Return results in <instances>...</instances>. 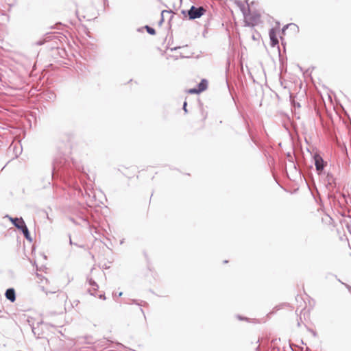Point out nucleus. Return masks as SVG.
<instances>
[{"mask_svg": "<svg viewBox=\"0 0 351 351\" xmlns=\"http://www.w3.org/2000/svg\"><path fill=\"white\" fill-rule=\"evenodd\" d=\"M81 167L69 156L58 153L53 158L51 169V178L58 177L63 180H71L75 170L80 171Z\"/></svg>", "mask_w": 351, "mask_h": 351, "instance_id": "1", "label": "nucleus"}, {"mask_svg": "<svg viewBox=\"0 0 351 351\" xmlns=\"http://www.w3.org/2000/svg\"><path fill=\"white\" fill-rule=\"evenodd\" d=\"M313 159L317 175L323 176V175L326 173L325 168L327 167V162L323 159L318 152L313 154Z\"/></svg>", "mask_w": 351, "mask_h": 351, "instance_id": "2", "label": "nucleus"}, {"mask_svg": "<svg viewBox=\"0 0 351 351\" xmlns=\"http://www.w3.org/2000/svg\"><path fill=\"white\" fill-rule=\"evenodd\" d=\"M65 38V36L62 34L58 32H47L45 34V38L43 39H40L36 42V45H42L49 40H54L55 43H57V40L61 42V39Z\"/></svg>", "mask_w": 351, "mask_h": 351, "instance_id": "3", "label": "nucleus"}, {"mask_svg": "<svg viewBox=\"0 0 351 351\" xmlns=\"http://www.w3.org/2000/svg\"><path fill=\"white\" fill-rule=\"evenodd\" d=\"M206 10L203 6L196 7L191 5L189 10H187V14L189 20H195L202 16Z\"/></svg>", "mask_w": 351, "mask_h": 351, "instance_id": "4", "label": "nucleus"}, {"mask_svg": "<svg viewBox=\"0 0 351 351\" xmlns=\"http://www.w3.org/2000/svg\"><path fill=\"white\" fill-rule=\"evenodd\" d=\"M269 39H270L271 47H278V55H279V61H280V64H282L283 59L282 58V55L280 53V47H279V40L277 38L276 31L274 27H272L269 29Z\"/></svg>", "mask_w": 351, "mask_h": 351, "instance_id": "5", "label": "nucleus"}, {"mask_svg": "<svg viewBox=\"0 0 351 351\" xmlns=\"http://www.w3.org/2000/svg\"><path fill=\"white\" fill-rule=\"evenodd\" d=\"M323 176H325V179H324L325 184L328 189H334L337 188V179L335 177V176L332 174V172H330L329 171H326V173L324 174Z\"/></svg>", "mask_w": 351, "mask_h": 351, "instance_id": "6", "label": "nucleus"}, {"mask_svg": "<svg viewBox=\"0 0 351 351\" xmlns=\"http://www.w3.org/2000/svg\"><path fill=\"white\" fill-rule=\"evenodd\" d=\"M250 16L249 19L245 18V26L247 27H254L257 25L261 15L258 13L254 12L252 14H248Z\"/></svg>", "mask_w": 351, "mask_h": 351, "instance_id": "7", "label": "nucleus"}, {"mask_svg": "<svg viewBox=\"0 0 351 351\" xmlns=\"http://www.w3.org/2000/svg\"><path fill=\"white\" fill-rule=\"evenodd\" d=\"M6 217L9 218V220L11 221L12 225L19 231H21V230H22L23 227L26 226L22 217H10L9 215H6Z\"/></svg>", "mask_w": 351, "mask_h": 351, "instance_id": "8", "label": "nucleus"}, {"mask_svg": "<svg viewBox=\"0 0 351 351\" xmlns=\"http://www.w3.org/2000/svg\"><path fill=\"white\" fill-rule=\"evenodd\" d=\"M235 4L239 8L245 18L247 16V14H250V8L249 5L246 8L244 3L240 0H235Z\"/></svg>", "mask_w": 351, "mask_h": 351, "instance_id": "9", "label": "nucleus"}, {"mask_svg": "<svg viewBox=\"0 0 351 351\" xmlns=\"http://www.w3.org/2000/svg\"><path fill=\"white\" fill-rule=\"evenodd\" d=\"M87 281L88 282L89 285L93 287V292H92V290L88 289V293L91 295L97 296L95 292L99 289V286H98L97 283L92 278H89V277H87Z\"/></svg>", "mask_w": 351, "mask_h": 351, "instance_id": "10", "label": "nucleus"}, {"mask_svg": "<svg viewBox=\"0 0 351 351\" xmlns=\"http://www.w3.org/2000/svg\"><path fill=\"white\" fill-rule=\"evenodd\" d=\"M5 296L7 300L11 302H14L16 300V292L14 288H8L5 293Z\"/></svg>", "mask_w": 351, "mask_h": 351, "instance_id": "11", "label": "nucleus"}, {"mask_svg": "<svg viewBox=\"0 0 351 351\" xmlns=\"http://www.w3.org/2000/svg\"><path fill=\"white\" fill-rule=\"evenodd\" d=\"M208 80L206 79H202L199 83L197 84V88L199 90V92L202 93L206 90L208 88Z\"/></svg>", "mask_w": 351, "mask_h": 351, "instance_id": "12", "label": "nucleus"}, {"mask_svg": "<svg viewBox=\"0 0 351 351\" xmlns=\"http://www.w3.org/2000/svg\"><path fill=\"white\" fill-rule=\"evenodd\" d=\"M295 96L290 93L289 95V100L291 105L292 108H294V110H296V108H300L301 107L300 104L298 101H296L295 100Z\"/></svg>", "mask_w": 351, "mask_h": 351, "instance_id": "13", "label": "nucleus"}, {"mask_svg": "<svg viewBox=\"0 0 351 351\" xmlns=\"http://www.w3.org/2000/svg\"><path fill=\"white\" fill-rule=\"evenodd\" d=\"M21 233L23 234L24 237L29 242L32 241V238L31 237L30 232L27 227L25 226L22 230H21Z\"/></svg>", "mask_w": 351, "mask_h": 351, "instance_id": "14", "label": "nucleus"}, {"mask_svg": "<svg viewBox=\"0 0 351 351\" xmlns=\"http://www.w3.org/2000/svg\"><path fill=\"white\" fill-rule=\"evenodd\" d=\"M289 27H293L294 29V31H298L299 30V27L297 25L294 24V23H289V24H287V25H285L281 29V36H283L285 34V32L286 30L289 28Z\"/></svg>", "mask_w": 351, "mask_h": 351, "instance_id": "15", "label": "nucleus"}, {"mask_svg": "<svg viewBox=\"0 0 351 351\" xmlns=\"http://www.w3.org/2000/svg\"><path fill=\"white\" fill-rule=\"evenodd\" d=\"M165 13L174 14V12L171 10H162L161 12V14H160V15H161L160 20L158 22V25H161L163 23V22H164V20H165L164 19V14Z\"/></svg>", "mask_w": 351, "mask_h": 351, "instance_id": "16", "label": "nucleus"}, {"mask_svg": "<svg viewBox=\"0 0 351 351\" xmlns=\"http://www.w3.org/2000/svg\"><path fill=\"white\" fill-rule=\"evenodd\" d=\"M247 132L249 134V136L251 139V141L257 146H258V141L254 138V137L253 136V135L252 134V132H251V130L250 129V126L247 123Z\"/></svg>", "mask_w": 351, "mask_h": 351, "instance_id": "17", "label": "nucleus"}, {"mask_svg": "<svg viewBox=\"0 0 351 351\" xmlns=\"http://www.w3.org/2000/svg\"><path fill=\"white\" fill-rule=\"evenodd\" d=\"M143 28H145V29H146L147 32L149 34H150V35L154 36V35H155V34H156V32L155 29H154V28H153V27H150V26H149V25H146L145 26H144V27H143Z\"/></svg>", "mask_w": 351, "mask_h": 351, "instance_id": "18", "label": "nucleus"}, {"mask_svg": "<svg viewBox=\"0 0 351 351\" xmlns=\"http://www.w3.org/2000/svg\"><path fill=\"white\" fill-rule=\"evenodd\" d=\"M110 343H112V341H111L108 339H104L102 341H100L101 346L105 347V348L108 347V344Z\"/></svg>", "mask_w": 351, "mask_h": 351, "instance_id": "19", "label": "nucleus"}, {"mask_svg": "<svg viewBox=\"0 0 351 351\" xmlns=\"http://www.w3.org/2000/svg\"><path fill=\"white\" fill-rule=\"evenodd\" d=\"M69 244L70 245H74L78 247H80V248H84L85 247V245H78L77 243H73L71 240V235L69 234Z\"/></svg>", "mask_w": 351, "mask_h": 351, "instance_id": "20", "label": "nucleus"}, {"mask_svg": "<svg viewBox=\"0 0 351 351\" xmlns=\"http://www.w3.org/2000/svg\"><path fill=\"white\" fill-rule=\"evenodd\" d=\"M188 92L190 94H199L200 93V92H199V90L197 89V88H190Z\"/></svg>", "mask_w": 351, "mask_h": 351, "instance_id": "21", "label": "nucleus"}, {"mask_svg": "<svg viewBox=\"0 0 351 351\" xmlns=\"http://www.w3.org/2000/svg\"><path fill=\"white\" fill-rule=\"evenodd\" d=\"M280 41H281V45L283 47V49H284V51H285L286 50V42L285 40V38H283L282 36H280Z\"/></svg>", "mask_w": 351, "mask_h": 351, "instance_id": "22", "label": "nucleus"}, {"mask_svg": "<svg viewBox=\"0 0 351 351\" xmlns=\"http://www.w3.org/2000/svg\"><path fill=\"white\" fill-rule=\"evenodd\" d=\"M29 326H31V328H32V332L34 333V335L36 336L38 335V336H39V333H37V331H36V328L34 326V324H31L30 323L29 324Z\"/></svg>", "mask_w": 351, "mask_h": 351, "instance_id": "23", "label": "nucleus"}, {"mask_svg": "<svg viewBox=\"0 0 351 351\" xmlns=\"http://www.w3.org/2000/svg\"><path fill=\"white\" fill-rule=\"evenodd\" d=\"M237 317L238 319H239L241 321H249V318L248 317H243V316L240 315H237Z\"/></svg>", "mask_w": 351, "mask_h": 351, "instance_id": "24", "label": "nucleus"}, {"mask_svg": "<svg viewBox=\"0 0 351 351\" xmlns=\"http://www.w3.org/2000/svg\"><path fill=\"white\" fill-rule=\"evenodd\" d=\"M186 106H187V102L185 101H184L183 106H182V109L184 110L185 114H186L188 112Z\"/></svg>", "mask_w": 351, "mask_h": 351, "instance_id": "25", "label": "nucleus"}, {"mask_svg": "<svg viewBox=\"0 0 351 351\" xmlns=\"http://www.w3.org/2000/svg\"><path fill=\"white\" fill-rule=\"evenodd\" d=\"M97 297L99 298V299H101V300H105L106 299V295H105V293L103 292V293H101L100 294H99L97 295Z\"/></svg>", "mask_w": 351, "mask_h": 351, "instance_id": "26", "label": "nucleus"}, {"mask_svg": "<svg viewBox=\"0 0 351 351\" xmlns=\"http://www.w3.org/2000/svg\"><path fill=\"white\" fill-rule=\"evenodd\" d=\"M130 301H131V302L130 304H135L138 306H141V304L138 302L137 300L132 299Z\"/></svg>", "mask_w": 351, "mask_h": 351, "instance_id": "27", "label": "nucleus"}, {"mask_svg": "<svg viewBox=\"0 0 351 351\" xmlns=\"http://www.w3.org/2000/svg\"><path fill=\"white\" fill-rule=\"evenodd\" d=\"M308 330L313 335V337H316L317 334V332L311 328H308Z\"/></svg>", "mask_w": 351, "mask_h": 351, "instance_id": "28", "label": "nucleus"}, {"mask_svg": "<svg viewBox=\"0 0 351 351\" xmlns=\"http://www.w3.org/2000/svg\"><path fill=\"white\" fill-rule=\"evenodd\" d=\"M49 95L48 96L49 99H55V98H56V95H55V93H53V92L49 93Z\"/></svg>", "mask_w": 351, "mask_h": 351, "instance_id": "29", "label": "nucleus"}, {"mask_svg": "<svg viewBox=\"0 0 351 351\" xmlns=\"http://www.w3.org/2000/svg\"><path fill=\"white\" fill-rule=\"evenodd\" d=\"M40 324H46V325H49L51 326V327H53L54 326L53 324H48V323H45L43 321H40L39 322L37 323V326H38Z\"/></svg>", "mask_w": 351, "mask_h": 351, "instance_id": "30", "label": "nucleus"}, {"mask_svg": "<svg viewBox=\"0 0 351 351\" xmlns=\"http://www.w3.org/2000/svg\"><path fill=\"white\" fill-rule=\"evenodd\" d=\"M115 345H116L115 348H125V346L119 342H116Z\"/></svg>", "mask_w": 351, "mask_h": 351, "instance_id": "31", "label": "nucleus"}, {"mask_svg": "<svg viewBox=\"0 0 351 351\" xmlns=\"http://www.w3.org/2000/svg\"><path fill=\"white\" fill-rule=\"evenodd\" d=\"M344 286L348 290V291L351 293V286L348 284H344Z\"/></svg>", "mask_w": 351, "mask_h": 351, "instance_id": "32", "label": "nucleus"}, {"mask_svg": "<svg viewBox=\"0 0 351 351\" xmlns=\"http://www.w3.org/2000/svg\"><path fill=\"white\" fill-rule=\"evenodd\" d=\"M302 322V318H301V317H300V318L298 319V323H297L298 327H300L301 326Z\"/></svg>", "mask_w": 351, "mask_h": 351, "instance_id": "33", "label": "nucleus"}, {"mask_svg": "<svg viewBox=\"0 0 351 351\" xmlns=\"http://www.w3.org/2000/svg\"><path fill=\"white\" fill-rule=\"evenodd\" d=\"M181 14H183V15H184V16H188V14H187V10H182L181 11Z\"/></svg>", "mask_w": 351, "mask_h": 351, "instance_id": "34", "label": "nucleus"}, {"mask_svg": "<svg viewBox=\"0 0 351 351\" xmlns=\"http://www.w3.org/2000/svg\"><path fill=\"white\" fill-rule=\"evenodd\" d=\"M329 275H331V274H329ZM332 276H334L337 279V280H338L340 283H341L342 285H344V284H345V283H344V282H343L340 279L337 278V276L336 275H332Z\"/></svg>", "mask_w": 351, "mask_h": 351, "instance_id": "35", "label": "nucleus"}, {"mask_svg": "<svg viewBox=\"0 0 351 351\" xmlns=\"http://www.w3.org/2000/svg\"><path fill=\"white\" fill-rule=\"evenodd\" d=\"M103 1H104V6L108 5V0H103Z\"/></svg>", "mask_w": 351, "mask_h": 351, "instance_id": "36", "label": "nucleus"}, {"mask_svg": "<svg viewBox=\"0 0 351 351\" xmlns=\"http://www.w3.org/2000/svg\"><path fill=\"white\" fill-rule=\"evenodd\" d=\"M341 197H342L346 200V202H348V201H347V200H346V195H345L344 193H341Z\"/></svg>", "mask_w": 351, "mask_h": 351, "instance_id": "37", "label": "nucleus"}, {"mask_svg": "<svg viewBox=\"0 0 351 351\" xmlns=\"http://www.w3.org/2000/svg\"><path fill=\"white\" fill-rule=\"evenodd\" d=\"M255 351H261V347L259 345L256 348Z\"/></svg>", "mask_w": 351, "mask_h": 351, "instance_id": "38", "label": "nucleus"}, {"mask_svg": "<svg viewBox=\"0 0 351 351\" xmlns=\"http://www.w3.org/2000/svg\"><path fill=\"white\" fill-rule=\"evenodd\" d=\"M122 295H123V292H119L118 293V297H121V296H122Z\"/></svg>", "mask_w": 351, "mask_h": 351, "instance_id": "39", "label": "nucleus"}, {"mask_svg": "<svg viewBox=\"0 0 351 351\" xmlns=\"http://www.w3.org/2000/svg\"><path fill=\"white\" fill-rule=\"evenodd\" d=\"M70 220H71V221H73V223H75V220H74V219H73V218H70Z\"/></svg>", "mask_w": 351, "mask_h": 351, "instance_id": "40", "label": "nucleus"}, {"mask_svg": "<svg viewBox=\"0 0 351 351\" xmlns=\"http://www.w3.org/2000/svg\"><path fill=\"white\" fill-rule=\"evenodd\" d=\"M140 310H141V313L144 315V311H143V309L141 308H140Z\"/></svg>", "mask_w": 351, "mask_h": 351, "instance_id": "41", "label": "nucleus"}, {"mask_svg": "<svg viewBox=\"0 0 351 351\" xmlns=\"http://www.w3.org/2000/svg\"><path fill=\"white\" fill-rule=\"evenodd\" d=\"M275 309L276 310H278V309H280V307L278 306H277L275 307Z\"/></svg>", "mask_w": 351, "mask_h": 351, "instance_id": "42", "label": "nucleus"}, {"mask_svg": "<svg viewBox=\"0 0 351 351\" xmlns=\"http://www.w3.org/2000/svg\"><path fill=\"white\" fill-rule=\"evenodd\" d=\"M232 100L234 101V102L236 104V101H235V99L234 98L232 97Z\"/></svg>", "mask_w": 351, "mask_h": 351, "instance_id": "43", "label": "nucleus"}, {"mask_svg": "<svg viewBox=\"0 0 351 351\" xmlns=\"http://www.w3.org/2000/svg\"><path fill=\"white\" fill-rule=\"evenodd\" d=\"M141 29H142L141 28H138V32H141Z\"/></svg>", "mask_w": 351, "mask_h": 351, "instance_id": "44", "label": "nucleus"}, {"mask_svg": "<svg viewBox=\"0 0 351 351\" xmlns=\"http://www.w3.org/2000/svg\"><path fill=\"white\" fill-rule=\"evenodd\" d=\"M245 3L248 5V0H245Z\"/></svg>", "mask_w": 351, "mask_h": 351, "instance_id": "45", "label": "nucleus"}, {"mask_svg": "<svg viewBox=\"0 0 351 351\" xmlns=\"http://www.w3.org/2000/svg\"><path fill=\"white\" fill-rule=\"evenodd\" d=\"M287 156H291L290 153H288Z\"/></svg>", "mask_w": 351, "mask_h": 351, "instance_id": "46", "label": "nucleus"}, {"mask_svg": "<svg viewBox=\"0 0 351 351\" xmlns=\"http://www.w3.org/2000/svg\"><path fill=\"white\" fill-rule=\"evenodd\" d=\"M56 291H51V293H56Z\"/></svg>", "mask_w": 351, "mask_h": 351, "instance_id": "47", "label": "nucleus"}, {"mask_svg": "<svg viewBox=\"0 0 351 351\" xmlns=\"http://www.w3.org/2000/svg\"><path fill=\"white\" fill-rule=\"evenodd\" d=\"M164 6H165V8H168V7H167V5L166 4H164Z\"/></svg>", "mask_w": 351, "mask_h": 351, "instance_id": "48", "label": "nucleus"}, {"mask_svg": "<svg viewBox=\"0 0 351 351\" xmlns=\"http://www.w3.org/2000/svg\"><path fill=\"white\" fill-rule=\"evenodd\" d=\"M309 168H310V169H312V168H313V166H312V165H310Z\"/></svg>", "mask_w": 351, "mask_h": 351, "instance_id": "49", "label": "nucleus"}, {"mask_svg": "<svg viewBox=\"0 0 351 351\" xmlns=\"http://www.w3.org/2000/svg\"><path fill=\"white\" fill-rule=\"evenodd\" d=\"M223 263H228V261H224Z\"/></svg>", "mask_w": 351, "mask_h": 351, "instance_id": "50", "label": "nucleus"}]
</instances>
